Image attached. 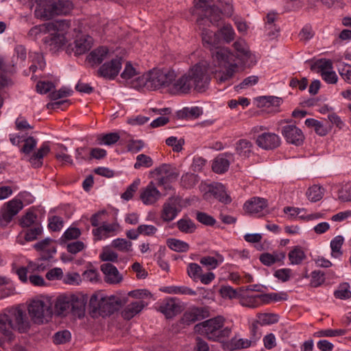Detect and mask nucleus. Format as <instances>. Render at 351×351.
<instances>
[{
    "mask_svg": "<svg viewBox=\"0 0 351 351\" xmlns=\"http://www.w3.org/2000/svg\"><path fill=\"white\" fill-rule=\"evenodd\" d=\"M199 28L202 29L203 45L211 51L213 63L216 66L213 71L214 77L218 84H230L238 67L234 55L228 48L220 47L221 39L217 33L202 26Z\"/></svg>",
    "mask_w": 351,
    "mask_h": 351,
    "instance_id": "nucleus-1",
    "label": "nucleus"
},
{
    "mask_svg": "<svg viewBox=\"0 0 351 351\" xmlns=\"http://www.w3.org/2000/svg\"><path fill=\"white\" fill-rule=\"evenodd\" d=\"M30 328L29 316L21 306L7 308L0 313L1 335L8 341L14 340V331L26 333Z\"/></svg>",
    "mask_w": 351,
    "mask_h": 351,
    "instance_id": "nucleus-2",
    "label": "nucleus"
},
{
    "mask_svg": "<svg viewBox=\"0 0 351 351\" xmlns=\"http://www.w3.org/2000/svg\"><path fill=\"white\" fill-rule=\"evenodd\" d=\"M207 67L202 63L196 64L187 73L178 78L172 85L173 94H186L192 88L197 91H203L209 83Z\"/></svg>",
    "mask_w": 351,
    "mask_h": 351,
    "instance_id": "nucleus-3",
    "label": "nucleus"
},
{
    "mask_svg": "<svg viewBox=\"0 0 351 351\" xmlns=\"http://www.w3.org/2000/svg\"><path fill=\"white\" fill-rule=\"evenodd\" d=\"M224 321L222 316H217L197 324L195 328L209 340L219 341L222 338L228 337L231 333L230 328H223Z\"/></svg>",
    "mask_w": 351,
    "mask_h": 351,
    "instance_id": "nucleus-4",
    "label": "nucleus"
},
{
    "mask_svg": "<svg viewBox=\"0 0 351 351\" xmlns=\"http://www.w3.org/2000/svg\"><path fill=\"white\" fill-rule=\"evenodd\" d=\"M55 313L58 315H66L71 313L79 318L84 315L85 303L84 300L75 295L60 296L55 303Z\"/></svg>",
    "mask_w": 351,
    "mask_h": 351,
    "instance_id": "nucleus-5",
    "label": "nucleus"
},
{
    "mask_svg": "<svg viewBox=\"0 0 351 351\" xmlns=\"http://www.w3.org/2000/svg\"><path fill=\"white\" fill-rule=\"evenodd\" d=\"M147 90H156L162 88H171L176 81V73L169 69H152L147 72Z\"/></svg>",
    "mask_w": 351,
    "mask_h": 351,
    "instance_id": "nucleus-6",
    "label": "nucleus"
},
{
    "mask_svg": "<svg viewBox=\"0 0 351 351\" xmlns=\"http://www.w3.org/2000/svg\"><path fill=\"white\" fill-rule=\"evenodd\" d=\"M121 304V300L116 296L104 297L102 294H94L90 299V306L93 311L106 317L116 311Z\"/></svg>",
    "mask_w": 351,
    "mask_h": 351,
    "instance_id": "nucleus-7",
    "label": "nucleus"
},
{
    "mask_svg": "<svg viewBox=\"0 0 351 351\" xmlns=\"http://www.w3.org/2000/svg\"><path fill=\"white\" fill-rule=\"evenodd\" d=\"M28 312L32 320L36 324H43L51 317L53 314L49 301L33 300L28 306Z\"/></svg>",
    "mask_w": 351,
    "mask_h": 351,
    "instance_id": "nucleus-8",
    "label": "nucleus"
},
{
    "mask_svg": "<svg viewBox=\"0 0 351 351\" xmlns=\"http://www.w3.org/2000/svg\"><path fill=\"white\" fill-rule=\"evenodd\" d=\"M23 207V202L18 199L5 203L0 210V225L7 226Z\"/></svg>",
    "mask_w": 351,
    "mask_h": 351,
    "instance_id": "nucleus-9",
    "label": "nucleus"
},
{
    "mask_svg": "<svg viewBox=\"0 0 351 351\" xmlns=\"http://www.w3.org/2000/svg\"><path fill=\"white\" fill-rule=\"evenodd\" d=\"M154 173L160 176L157 180L158 185L165 189L169 188V183L176 180L180 175L176 167L168 164H162L156 168Z\"/></svg>",
    "mask_w": 351,
    "mask_h": 351,
    "instance_id": "nucleus-10",
    "label": "nucleus"
},
{
    "mask_svg": "<svg viewBox=\"0 0 351 351\" xmlns=\"http://www.w3.org/2000/svg\"><path fill=\"white\" fill-rule=\"evenodd\" d=\"M181 210L180 199L176 197H169L162 206L160 217L163 221L170 222L178 216Z\"/></svg>",
    "mask_w": 351,
    "mask_h": 351,
    "instance_id": "nucleus-11",
    "label": "nucleus"
},
{
    "mask_svg": "<svg viewBox=\"0 0 351 351\" xmlns=\"http://www.w3.org/2000/svg\"><path fill=\"white\" fill-rule=\"evenodd\" d=\"M281 134L287 143L295 146L302 145L305 139L302 130L293 124H287L282 126Z\"/></svg>",
    "mask_w": 351,
    "mask_h": 351,
    "instance_id": "nucleus-12",
    "label": "nucleus"
},
{
    "mask_svg": "<svg viewBox=\"0 0 351 351\" xmlns=\"http://www.w3.org/2000/svg\"><path fill=\"white\" fill-rule=\"evenodd\" d=\"M158 310L167 318H171L182 312V306L178 299L169 298L165 299L160 304Z\"/></svg>",
    "mask_w": 351,
    "mask_h": 351,
    "instance_id": "nucleus-13",
    "label": "nucleus"
},
{
    "mask_svg": "<svg viewBox=\"0 0 351 351\" xmlns=\"http://www.w3.org/2000/svg\"><path fill=\"white\" fill-rule=\"evenodd\" d=\"M280 143L279 136L272 132H264L258 135L256 140V145L265 150L274 149L280 146Z\"/></svg>",
    "mask_w": 351,
    "mask_h": 351,
    "instance_id": "nucleus-14",
    "label": "nucleus"
},
{
    "mask_svg": "<svg viewBox=\"0 0 351 351\" xmlns=\"http://www.w3.org/2000/svg\"><path fill=\"white\" fill-rule=\"evenodd\" d=\"M122 58H116L110 62L103 64L98 70L100 76L106 78L114 79L119 73L122 64Z\"/></svg>",
    "mask_w": 351,
    "mask_h": 351,
    "instance_id": "nucleus-15",
    "label": "nucleus"
},
{
    "mask_svg": "<svg viewBox=\"0 0 351 351\" xmlns=\"http://www.w3.org/2000/svg\"><path fill=\"white\" fill-rule=\"evenodd\" d=\"M161 193L157 189L156 184L150 182L141 189L140 199L145 205H152L161 197Z\"/></svg>",
    "mask_w": 351,
    "mask_h": 351,
    "instance_id": "nucleus-16",
    "label": "nucleus"
},
{
    "mask_svg": "<svg viewBox=\"0 0 351 351\" xmlns=\"http://www.w3.org/2000/svg\"><path fill=\"white\" fill-rule=\"evenodd\" d=\"M119 230L117 223H104L93 230V234L96 240H102L117 234Z\"/></svg>",
    "mask_w": 351,
    "mask_h": 351,
    "instance_id": "nucleus-17",
    "label": "nucleus"
},
{
    "mask_svg": "<svg viewBox=\"0 0 351 351\" xmlns=\"http://www.w3.org/2000/svg\"><path fill=\"white\" fill-rule=\"evenodd\" d=\"M267 206V200L259 197H254L244 204L245 210L252 215L262 213Z\"/></svg>",
    "mask_w": 351,
    "mask_h": 351,
    "instance_id": "nucleus-18",
    "label": "nucleus"
},
{
    "mask_svg": "<svg viewBox=\"0 0 351 351\" xmlns=\"http://www.w3.org/2000/svg\"><path fill=\"white\" fill-rule=\"evenodd\" d=\"M204 11V16H200L197 19V23L200 27L206 22L214 24L219 22L221 19L222 12L215 5L206 7Z\"/></svg>",
    "mask_w": 351,
    "mask_h": 351,
    "instance_id": "nucleus-19",
    "label": "nucleus"
},
{
    "mask_svg": "<svg viewBox=\"0 0 351 351\" xmlns=\"http://www.w3.org/2000/svg\"><path fill=\"white\" fill-rule=\"evenodd\" d=\"M208 193L212 194L215 198L225 204H230L232 201L230 196L226 190L225 186L221 183L210 185L208 192L204 194V198L207 199Z\"/></svg>",
    "mask_w": 351,
    "mask_h": 351,
    "instance_id": "nucleus-20",
    "label": "nucleus"
},
{
    "mask_svg": "<svg viewBox=\"0 0 351 351\" xmlns=\"http://www.w3.org/2000/svg\"><path fill=\"white\" fill-rule=\"evenodd\" d=\"M34 15L43 20H49L56 16L51 0H46L37 5Z\"/></svg>",
    "mask_w": 351,
    "mask_h": 351,
    "instance_id": "nucleus-21",
    "label": "nucleus"
},
{
    "mask_svg": "<svg viewBox=\"0 0 351 351\" xmlns=\"http://www.w3.org/2000/svg\"><path fill=\"white\" fill-rule=\"evenodd\" d=\"M93 45V38L88 35H82L74 41V47L72 49L75 56H80L90 49Z\"/></svg>",
    "mask_w": 351,
    "mask_h": 351,
    "instance_id": "nucleus-22",
    "label": "nucleus"
},
{
    "mask_svg": "<svg viewBox=\"0 0 351 351\" xmlns=\"http://www.w3.org/2000/svg\"><path fill=\"white\" fill-rule=\"evenodd\" d=\"M101 270L105 276V281L108 283L117 284L122 280V276L118 269L111 263L101 265Z\"/></svg>",
    "mask_w": 351,
    "mask_h": 351,
    "instance_id": "nucleus-23",
    "label": "nucleus"
},
{
    "mask_svg": "<svg viewBox=\"0 0 351 351\" xmlns=\"http://www.w3.org/2000/svg\"><path fill=\"white\" fill-rule=\"evenodd\" d=\"M147 303L142 300H136L128 304L121 311V316L124 319L130 320L138 314L147 306Z\"/></svg>",
    "mask_w": 351,
    "mask_h": 351,
    "instance_id": "nucleus-24",
    "label": "nucleus"
},
{
    "mask_svg": "<svg viewBox=\"0 0 351 351\" xmlns=\"http://www.w3.org/2000/svg\"><path fill=\"white\" fill-rule=\"evenodd\" d=\"M108 56V49L102 46L92 51L87 56V60L92 65H97L101 64Z\"/></svg>",
    "mask_w": 351,
    "mask_h": 351,
    "instance_id": "nucleus-25",
    "label": "nucleus"
},
{
    "mask_svg": "<svg viewBox=\"0 0 351 351\" xmlns=\"http://www.w3.org/2000/svg\"><path fill=\"white\" fill-rule=\"evenodd\" d=\"M53 256L41 254L40 257L34 262H30L28 267L33 271L42 272L48 269L50 266V261Z\"/></svg>",
    "mask_w": 351,
    "mask_h": 351,
    "instance_id": "nucleus-26",
    "label": "nucleus"
},
{
    "mask_svg": "<svg viewBox=\"0 0 351 351\" xmlns=\"http://www.w3.org/2000/svg\"><path fill=\"white\" fill-rule=\"evenodd\" d=\"M57 27L53 23H45L32 27L28 32V37L32 40L38 39L41 35L48 33L51 29Z\"/></svg>",
    "mask_w": 351,
    "mask_h": 351,
    "instance_id": "nucleus-27",
    "label": "nucleus"
},
{
    "mask_svg": "<svg viewBox=\"0 0 351 351\" xmlns=\"http://www.w3.org/2000/svg\"><path fill=\"white\" fill-rule=\"evenodd\" d=\"M49 151V146L47 143H44L38 151L30 157L29 161L32 166L34 168L40 167L43 165V158Z\"/></svg>",
    "mask_w": 351,
    "mask_h": 351,
    "instance_id": "nucleus-28",
    "label": "nucleus"
},
{
    "mask_svg": "<svg viewBox=\"0 0 351 351\" xmlns=\"http://www.w3.org/2000/svg\"><path fill=\"white\" fill-rule=\"evenodd\" d=\"M285 258V252H274L272 254L266 252L261 254L259 260L263 265L271 266L276 263L282 261Z\"/></svg>",
    "mask_w": 351,
    "mask_h": 351,
    "instance_id": "nucleus-29",
    "label": "nucleus"
},
{
    "mask_svg": "<svg viewBox=\"0 0 351 351\" xmlns=\"http://www.w3.org/2000/svg\"><path fill=\"white\" fill-rule=\"evenodd\" d=\"M52 239L47 238L36 243L34 245V247L36 250L41 252V254H45V255H51V256H53L56 252V247L52 244Z\"/></svg>",
    "mask_w": 351,
    "mask_h": 351,
    "instance_id": "nucleus-30",
    "label": "nucleus"
},
{
    "mask_svg": "<svg viewBox=\"0 0 351 351\" xmlns=\"http://www.w3.org/2000/svg\"><path fill=\"white\" fill-rule=\"evenodd\" d=\"M253 144L247 139H240L235 145L236 153L241 157L248 158L252 152Z\"/></svg>",
    "mask_w": 351,
    "mask_h": 351,
    "instance_id": "nucleus-31",
    "label": "nucleus"
},
{
    "mask_svg": "<svg viewBox=\"0 0 351 351\" xmlns=\"http://www.w3.org/2000/svg\"><path fill=\"white\" fill-rule=\"evenodd\" d=\"M56 15L67 14L73 9L69 0H51Z\"/></svg>",
    "mask_w": 351,
    "mask_h": 351,
    "instance_id": "nucleus-32",
    "label": "nucleus"
},
{
    "mask_svg": "<svg viewBox=\"0 0 351 351\" xmlns=\"http://www.w3.org/2000/svg\"><path fill=\"white\" fill-rule=\"evenodd\" d=\"M234 49L237 52V56L243 62H245L251 56L249 47L246 42L243 39H238L234 43Z\"/></svg>",
    "mask_w": 351,
    "mask_h": 351,
    "instance_id": "nucleus-33",
    "label": "nucleus"
},
{
    "mask_svg": "<svg viewBox=\"0 0 351 351\" xmlns=\"http://www.w3.org/2000/svg\"><path fill=\"white\" fill-rule=\"evenodd\" d=\"M44 42L55 49H58L65 45L66 39L63 34L55 33L46 36Z\"/></svg>",
    "mask_w": 351,
    "mask_h": 351,
    "instance_id": "nucleus-34",
    "label": "nucleus"
},
{
    "mask_svg": "<svg viewBox=\"0 0 351 351\" xmlns=\"http://www.w3.org/2000/svg\"><path fill=\"white\" fill-rule=\"evenodd\" d=\"M178 230L185 234H191L196 230L195 223L188 217H184L176 222Z\"/></svg>",
    "mask_w": 351,
    "mask_h": 351,
    "instance_id": "nucleus-35",
    "label": "nucleus"
},
{
    "mask_svg": "<svg viewBox=\"0 0 351 351\" xmlns=\"http://www.w3.org/2000/svg\"><path fill=\"white\" fill-rule=\"evenodd\" d=\"M199 262L204 266L207 267L208 269H214L223 262V257L222 255L217 254L215 257L203 256L200 258Z\"/></svg>",
    "mask_w": 351,
    "mask_h": 351,
    "instance_id": "nucleus-36",
    "label": "nucleus"
},
{
    "mask_svg": "<svg viewBox=\"0 0 351 351\" xmlns=\"http://www.w3.org/2000/svg\"><path fill=\"white\" fill-rule=\"evenodd\" d=\"M67 150L68 149L64 145L58 144L57 152L55 155V158L63 164L73 165L74 162L71 156L66 153Z\"/></svg>",
    "mask_w": 351,
    "mask_h": 351,
    "instance_id": "nucleus-37",
    "label": "nucleus"
},
{
    "mask_svg": "<svg viewBox=\"0 0 351 351\" xmlns=\"http://www.w3.org/2000/svg\"><path fill=\"white\" fill-rule=\"evenodd\" d=\"M305 125L309 128H313L316 134L321 136H326L328 132V129L324 124L315 119H306L305 120Z\"/></svg>",
    "mask_w": 351,
    "mask_h": 351,
    "instance_id": "nucleus-38",
    "label": "nucleus"
},
{
    "mask_svg": "<svg viewBox=\"0 0 351 351\" xmlns=\"http://www.w3.org/2000/svg\"><path fill=\"white\" fill-rule=\"evenodd\" d=\"M229 160L223 156L217 157L213 162L212 169L217 173H223L229 169Z\"/></svg>",
    "mask_w": 351,
    "mask_h": 351,
    "instance_id": "nucleus-39",
    "label": "nucleus"
},
{
    "mask_svg": "<svg viewBox=\"0 0 351 351\" xmlns=\"http://www.w3.org/2000/svg\"><path fill=\"white\" fill-rule=\"evenodd\" d=\"M289 259L292 265H300L306 258V255L301 247L295 246L289 253Z\"/></svg>",
    "mask_w": 351,
    "mask_h": 351,
    "instance_id": "nucleus-40",
    "label": "nucleus"
},
{
    "mask_svg": "<svg viewBox=\"0 0 351 351\" xmlns=\"http://www.w3.org/2000/svg\"><path fill=\"white\" fill-rule=\"evenodd\" d=\"M162 291L169 293V294H182V295H195L196 291L189 288L187 287L181 286H170L164 287Z\"/></svg>",
    "mask_w": 351,
    "mask_h": 351,
    "instance_id": "nucleus-41",
    "label": "nucleus"
},
{
    "mask_svg": "<svg viewBox=\"0 0 351 351\" xmlns=\"http://www.w3.org/2000/svg\"><path fill=\"white\" fill-rule=\"evenodd\" d=\"M167 244L171 250L178 252H186L189 250L187 243L176 239H167Z\"/></svg>",
    "mask_w": 351,
    "mask_h": 351,
    "instance_id": "nucleus-42",
    "label": "nucleus"
},
{
    "mask_svg": "<svg viewBox=\"0 0 351 351\" xmlns=\"http://www.w3.org/2000/svg\"><path fill=\"white\" fill-rule=\"evenodd\" d=\"M111 246L122 252L132 251V243L125 239H115L112 241Z\"/></svg>",
    "mask_w": 351,
    "mask_h": 351,
    "instance_id": "nucleus-43",
    "label": "nucleus"
},
{
    "mask_svg": "<svg viewBox=\"0 0 351 351\" xmlns=\"http://www.w3.org/2000/svg\"><path fill=\"white\" fill-rule=\"evenodd\" d=\"M120 138L118 133L112 132L106 134H100L97 137L99 145H112L115 144Z\"/></svg>",
    "mask_w": 351,
    "mask_h": 351,
    "instance_id": "nucleus-44",
    "label": "nucleus"
},
{
    "mask_svg": "<svg viewBox=\"0 0 351 351\" xmlns=\"http://www.w3.org/2000/svg\"><path fill=\"white\" fill-rule=\"evenodd\" d=\"M257 317V322L262 326L273 324L279 320L278 315L275 313H258Z\"/></svg>",
    "mask_w": 351,
    "mask_h": 351,
    "instance_id": "nucleus-45",
    "label": "nucleus"
},
{
    "mask_svg": "<svg viewBox=\"0 0 351 351\" xmlns=\"http://www.w3.org/2000/svg\"><path fill=\"white\" fill-rule=\"evenodd\" d=\"M323 195L324 189L318 185L312 186L306 192L308 199L313 202L320 200L322 198Z\"/></svg>",
    "mask_w": 351,
    "mask_h": 351,
    "instance_id": "nucleus-46",
    "label": "nucleus"
},
{
    "mask_svg": "<svg viewBox=\"0 0 351 351\" xmlns=\"http://www.w3.org/2000/svg\"><path fill=\"white\" fill-rule=\"evenodd\" d=\"M344 239L342 236H336L330 242V247L332 250V256L337 258L342 254L341 247L343 245Z\"/></svg>",
    "mask_w": 351,
    "mask_h": 351,
    "instance_id": "nucleus-47",
    "label": "nucleus"
},
{
    "mask_svg": "<svg viewBox=\"0 0 351 351\" xmlns=\"http://www.w3.org/2000/svg\"><path fill=\"white\" fill-rule=\"evenodd\" d=\"M148 76L147 73L138 76L131 81V86L137 90H147Z\"/></svg>",
    "mask_w": 351,
    "mask_h": 351,
    "instance_id": "nucleus-48",
    "label": "nucleus"
},
{
    "mask_svg": "<svg viewBox=\"0 0 351 351\" xmlns=\"http://www.w3.org/2000/svg\"><path fill=\"white\" fill-rule=\"evenodd\" d=\"M197 182V176L191 173L184 174L180 180L181 185L186 189L193 187Z\"/></svg>",
    "mask_w": 351,
    "mask_h": 351,
    "instance_id": "nucleus-49",
    "label": "nucleus"
},
{
    "mask_svg": "<svg viewBox=\"0 0 351 351\" xmlns=\"http://www.w3.org/2000/svg\"><path fill=\"white\" fill-rule=\"evenodd\" d=\"M153 160L149 156L141 154L136 156V161L134 165V169H138L141 167L149 168L153 165Z\"/></svg>",
    "mask_w": 351,
    "mask_h": 351,
    "instance_id": "nucleus-50",
    "label": "nucleus"
},
{
    "mask_svg": "<svg viewBox=\"0 0 351 351\" xmlns=\"http://www.w3.org/2000/svg\"><path fill=\"white\" fill-rule=\"evenodd\" d=\"M336 298L341 300L349 299L351 297V291L348 283L341 284L338 289L334 292Z\"/></svg>",
    "mask_w": 351,
    "mask_h": 351,
    "instance_id": "nucleus-51",
    "label": "nucleus"
},
{
    "mask_svg": "<svg viewBox=\"0 0 351 351\" xmlns=\"http://www.w3.org/2000/svg\"><path fill=\"white\" fill-rule=\"evenodd\" d=\"M261 298H262L261 295L242 298L240 300V304L243 306L255 308L259 306L260 300Z\"/></svg>",
    "mask_w": 351,
    "mask_h": 351,
    "instance_id": "nucleus-52",
    "label": "nucleus"
},
{
    "mask_svg": "<svg viewBox=\"0 0 351 351\" xmlns=\"http://www.w3.org/2000/svg\"><path fill=\"white\" fill-rule=\"evenodd\" d=\"M71 338V332L67 330H64L54 334L53 336V341L56 344H63L69 341Z\"/></svg>",
    "mask_w": 351,
    "mask_h": 351,
    "instance_id": "nucleus-53",
    "label": "nucleus"
},
{
    "mask_svg": "<svg viewBox=\"0 0 351 351\" xmlns=\"http://www.w3.org/2000/svg\"><path fill=\"white\" fill-rule=\"evenodd\" d=\"M37 219V215L34 211L29 209L20 220V225L23 228H27L34 224Z\"/></svg>",
    "mask_w": 351,
    "mask_h": 351,
    "instance_id": "nucleus-54",
    "label": "nucleus"
},
{
    "mask_svg": "<svg viewBox=\"0 0 351 351\" xmlns=\"http://www.w3.org/2000/svg\"><path fill=\"white\" fill-rule=\"evenodd\" d=\"M311 280L310 285L313 287L322 285L325 281V274L319 270H315L311 274Z\"/></svg>",
    "mask_w": 351,
    "mask_h": 351,
    "instance_id": "nucleus-55",
    "label": "nucleus"
},
{
    "mask_svg": "<svg viewBox=\"0 0 351 351\" xmlns=\"http://www.w3.org/2000/svg\"><path fill=\"white\" fill-rule=\"evenodd\" d=\"M202 273V267L197 263H191L187 266V274L194 281H197Z\"/></svg>",
    "mask_w": 351,
    "mask_h": 351,
    "instance_id": "nucleus-56",
    "label": "nucleus"
},
{
    "mask_svg": "<svg viewBox=\"0 0 351 351\" xmlns=\"http://www.w3.org/2000/svg\"><path fill=\"white\" fill-rule=\"evenodd\" d=\"M338 71L344 81L351 84V64L341 63L339 65Z\"/></svg>",
    "mask_w": 351,
    "mask_h": 351,
    "instance_id": "nucleus-57",
    "label": "nucleus"
},
{
    "mask_svg": "<svg viewBox=\"0 0 351 351\" xmlns=\"http://www.w3.org/2000/svg\"><path fill=\"white\" fill-rule=\"evenodd\" d=\"M219 34L223 36L226 43H230L234 38L235 32L232 25H224L219 30Z\"/></svg>",
    "mask_w": 351,
    "mask_h": 351,
    "instance_id": "nucleus-58",
    "label": "nucleus"
},
{
    "mask_svg": "<svg viewBox=\"0 0 351 351\" xmlns=\"http://www.w3.org/2000/svg\"><path fill=\"white\" fill-rule=\"evenodd\" d=\"M338 198L343 202H351V184H346L338 192Z\"/></svg>",
    "mask_w": 351,
    "mask_h": 351,
    "instance_id": "nucleus-59",
    "label": "nucleus"
},
{
    "mask_svg": "<svg viewBox=\"0 0 351 351\" xmlns=\"http://www.w3.org/2000/svg\"><path fill=\"white\" fill-rule=\"evenodd\" d=\"M219 293L221 297L225 299H234L240 297L239 292L230 286L221 287Z\"/></svg>",
    "mask_w": 351,
    "mask_h": 351,
    "instance_id": "nucleus-60",
    "label": "nucleus"
},
{
    "mask_svg": "<svg viewBox=\"0 0 351 351\" xmlns=\"http://www.w3.org/2000/svg\"><path fill=\"white\" fill-rule=\"evenodd\" d=\"M196 219L199 223L208 226H213L216 223V220L214 217L204 212H197L196 214Z\"/></svg>",
    "mask_w": 351,
    "mask_h": 351,
    "instance_id": "nucleus-61",
    "label": "nucleus"
},
{
    "mask_svg": "<svg viewBox=\"0 0 351 351\" xmlns=\"http://www.w3.org/2000/svg\"><path fill=\"white\" fill-rule=\"evenodd\" d=\"M43 228L40 224H36L34 227L27 230L25 234L26 241H32L37 239L41 234Z\"/></svg>",
    "mask_w": 351,
    "mask_h": 351,
    "instance_id": "nucleus-62",
    "label": "nucleus"
},
{
    "mask_svg": "<svg viewBox=\"0 0 351 351\" xmlns=\"http://www.w3.org/2000/svg\"><path fill=\"white\" fill-rule=\"evenodd\" d=\"M140 180H134L126 189V191L121 195V197L125 200H130L132 198L134 193L137 191Z\"/></svg>",
    "mask_w": 351,
    "mask_h": 351,
    "instance_id": "nucleus-63",
    "label": "nucleus"
},
{
    "mask_svg": "<svg viewBox=\"0 0 351 351\" xmlns=\"http://www.w3.org/2000/svg\"><path fill=\"white\" fill-rule=\"evenodd\" d=\"M73 91L66 87H62L58 90L51 91L49 93V97L52 100H57L60 98L66 97L70 96Z\"/></svg>",
    "mask_w": 351,
    "mask_h": 351,
    "instance_id": "nucleus-64",
    "label": "nucleus"
}]
</instances>
